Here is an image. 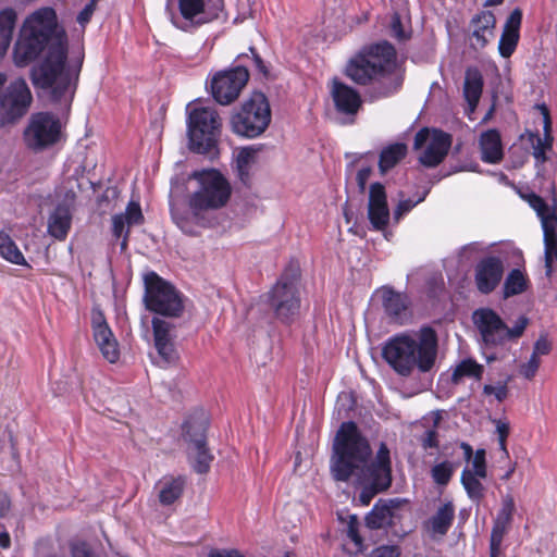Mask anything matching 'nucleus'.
I'll list each match as a JSON object with an SVG mask.
<instances>
[{"instance_id": "f257e3e1", "label": "nucleus", "mask_w": 557, "mask_h": 557, "mask_svg": "<svg viewBox=\"0 0 557 557\" xmlns=\"http://www.w3.org/2000/svg\"><path fill=\"white\" fill-rule=\"evenodd\" d=\"M45 52L42 61L30 72L36 88L51 89L55 102L69 107L76 88L83 58L66 64L67 37L58 29L52 8H41L29 15L14 46L13 58L17 66H25Z\"/></svg>"}, {"instance_id": "f03ea898", "label": "nucleus", "mask_w": 557, "mask_h": 557, "mask_svg": "<svg viewBox=\"0 0 557 557\" xmlns=\"http://www.w3.org/2000/svg\"><path fill=\"white\" fill-rule=\"evenodd\" d=\"M371 454L370 444L356 423H342L334 438L330 461L333 479L347 482L356 476L359 481L369 483L375 492L387 490L392 484L389 449L385 443H381L374 460L368 465Z\"/></svg>"}, {"instance_id": "7ed1b4c3", "label": "nucleus", "mask_w": 557, "mask_h": 557, "mask_svg": "<svg viewBox=\"0 0 557 557\" xmlns=\"http://www.w3.org/2000/svg\"><path fill=\"white\" fill-rule=\"evenodd\" d=\"M346 75L358 85L380 84V97L395 94L403 84L395 48L386 41L362 48L347 63Z\"/></svg>"}, {"instance_id": "20e7f679", "label": "nucleus", "mask_w": 557, "mask_h": 557, "mask_svg": "<svg viewBox=\"0 0 557 557\" xmlns=\"http://www.w3.org/2000/svg\"><path fill=\"white\" fill-rule=\"evenodd\" d=\"M437 351L436 332L423 326L414 336L401 334L391 338L383 347V358L399 375L409 376L416 368L423 373L431 371Z\"/></svg>"}, {"instance_id": "39448f33", "label": "nucleus", "mask_w": 557, "mask_h": 557, "mask_svg": "<svg viewBox=\"0 0 557 557\" xmlns=\"http://www.w3.org/2000/svg\"><path fill=\"white\" fill-rule=\"evenodd\" d=\"M186 112L190 150L197 153L210 152L215 147L222 126L218 112L202 106L200 101L189 102Z\"/></svg>"}, {"instance_id": "423d86ee", "label": "nucleus", "mask_w": 557, "mask_h": 557, "mask_svg": "<svg viewBox=\"0 0 557 557\" xmlns=\"http://www.w3.org/2000/svg\"><path fill=\"white\" fill-rule=\"evenodd\" d=\"M190 177L198 183V188L190 195L189 207L195 214L206 210L224 207L231 197V185L216 170L195 171Z\"/></svg>"}, {"instance_id": "0eeeda50", "label": "nucleus", "mask_w": 557, "mask_h": 557, "mask_svg": "<svg viewBox=\"0 0 557 557\" xmlns=\"http://www.w3.org/2000/svg\"><path fill=\"white\" fill-rule=\"evenodd\" d=\"M271 122L268 98L260 91L252 92L238 111L231 116V129L245 138H256L263 134Z\"/></svg>"}, {"instance_id": "6e6552de", "label": "nucleus", "mask_w": 557, "mask_h": 557, "mask_svg": "<svg viewBox=\"0 0 557 557\" xmlns=\"http://www.w3.org/2000/svg\"><path fill=\"white\" fill-rule=\"evenodd\" d=\"M472 320L484 345L488 347L503 346L509 341L518 339L529 324V319L525 315H520L509 327L491 308L476 309L472 314Z\"/></svg>"}, {"instance_id": "1a4fd4ad", "label": "nucleus", "mask_w": 557, "mask_h": 557, "mask_svg": "<svg viewBox=\"0 0 557 557\" xmlns=\"http://www.w3.org/2000/svg\"><path fill=\"white\" fill-rule=\"evenodd\" d=\"M146 308L160 315L177 318L184 311L183 295L172 285L151 271L144 276Z\"/></svg>"}, {"instance_id": "9d476101", "label": "nucleus", "mask_w": 557, "mask_h": 557, "mask_svg": "<svg viewBox=\"0 0 557 557\" xmlns=\"http://www.w3.org/2000/svg\"><path fill=\"white\" fill-rule=\"evenodd\" d=\"M209 424L208 416L199 410L189 416L183 424V437L187 443V455L197 473H207L213 456L207 447L206 431Z\"/></svg>"}, {"instance_id": "9b49d317", "label": "nucleus", "mask_w": 557, "mask_h": 557, "mask_svg": "<svg viewBox=\"0 0 557 557\" xmlns=\"http://www.w3.org/2000/svg\"><path fill=\"white\" fill-rule=\"evenodd\" d=\"M553 197L550 203L546 202L541 196L531 193L523 198L529 206L536 212L543 228L544 253L546 275L549 276L557 261V197L555 185H552Z\"/></svg>"}, {"instance_id": "f8f14e48", "label": "nucleus", "mask_w": 557, "mask_h": 557, "mask_svg": "<svg viewBox=\"0 0 557 557\" xmlns=\"http://www.w3.org/2000/svg\"><path fill=\"white\" fill-rule=\"evenodd\" d=\"M177 5L178 13L171 14V23L177 29L191 33L219 17L223 0H177Z\"/></svg>"}, {"instance_id": "ddd939ff", "label": "nucleus", "mask_w": 557, "mask_h": 557, "mask_svg": "<svg viewBox=\"0 0 557 557\" xmlns=\"http://www.w3.org/2000/svg\"><path fill=\"white\" fill-rule=\"evenodd\" d=\"M61 122L48 112L35 113L24 129L25 145L34 150L41 151L55 143L61 137Z\"/></svg>"}, {"instance_id": "4468645a", "label": "nucleus", "mask_w": 557, "mask_h": 557, "mask_svg": "<svg viewBox=\"0 0 557 557\" xmlns=\"http://www.w3.org/2000/svg\"><path fill=\"white\" fill-rule=\"evenodd\" d=\"M267 297L270 307L280 321L289 322L298 314L300 298L294 277L282 275Z\"/></svg>"}, {"instance_id": "2eb2a0df", "label": "nucleus", "mask_w": 557, "mask_h": 557, "mask_svg": "<svg viewBox=\"0 0 557 557\" xmlns=\"http://www.w3.org/2000/svg\"><path fill=\"white\" fill-rule=\"evenodd\" d=\"M414 149H421V164L426 168L438 165L451 146V136L440 129L422 128L414 136Z\"/></svg>"}, {"instance_id": "dca6fc26", "label": "nucleus", "mask_w": 557, "mask_h": 557, "mask_svg": "<svg viewBox=\"0 0 557 557\" xmlns=\"http://www.w3.org/2000/svg\"><path fill=\"white\" fill-rule=\"evenodd\" d=\"M248 78V70L244 66L215 73L210 82L212 97L222 106L231 104L238 98Z\"/></svg>"}, {"instance_id": "f3484780", "label": "nucleus", "mask_w": 557, "mask_h": 557, "mask_svg": "<svg viewBox=\"0 0 557 557\" xmlns=\"http://www.w3.org/2000/svg\"><path fill=\"white\" fill-rule=\"evenodd\" d=\"M32 101L33 96L25 79L12 81L0 98L1 123H11L25 115Z\"/></svg>"}, {"instance_id": "a211bd4d", "label": "nucleus", "mask_w": 557, "mask_h": 557, "mask_svg": "<svg viewBox=\"0 0 557 557\" xmlns=\"http://www.w3.org/2000/svg\"><path fill=\"white\" fill-rule=\"evenodd\" d=\"M504 262L499 257L482 258L474 267V284L481 294L494 292L504 276Z\"/></svg>"}, {"instance_id": "6ab92c4d", "label": "nucleus", "mask_w": 557, "mask_h": 557, "mask_svg": "<svg viewBox=\"0 0 557 557\" xmlns=\"http://www.w3.org/2000/svg\"><path fill=\"white\" fill-rule=\"evenodd\" d=\"M368 219L374 231H385L391 220L385 187L373 183L369 189Z\"/></svg>"}, {"instance_id": "aec40b11", "label": "nucleus", "mask_w": 557, "mask_h": 557, "mask_svg": "<svg viewBox=\"0 0 557 557\" xmlns=\"http://www.w3.org/2000/svg\"><path fill=\"white\" fill-rule=\"evenodd\" d=\"M94 338L102 356L111 363L120 357L119 344L101 311L92 312Z\"/></svg>"}, {"instance_id": "412c9836", "label": "nucleus", "mask_w": 557, "mask_h": 557, "mask_svg": "<svg viewBox=\"0 0 557 557\" xmlns=\"http://www.w3.org/2000/svg\"><path fill=\"white\" fill-rule=\"evenodd\" d=\"M331 97L336 110L345 115H356L361 108L362 99L360 94L352 87L333 79Z\"/></svg>"}, {"instance_id": "4be33fe9", "label": "nucleus", "mask_w": 557, "mask_h": 557, "mask_svg": "<svg viewBox=\"0 0 557 557\" xmlns=\"http://www.w3.org/2000/svg\"><path fill=\"white\" fill-rule=\"evenodd\" d=\"M409 298L389 287L382 289V306L391 321L404 324L409 319Z\"/></svg>"}, {"instance_id": "5701e85b", "label": "nucleus", "mask_w": 557, "mask_h": 557, "mask_svg": "<svg viewBox=\"0 0 557 557\" xmlns=\"http://www.w3.org/2000/svg\"><path fill=\"white\" fill-rule=\"evenodd\" d=\"M521 23L522 12L517 8L507 17L498 42V51L503 58H509L515 52L520 38Z\"/></svg>"}, {"instance_id": "b1692460", "label": "nucleus", "mask_w": 557, "mask_h": 557, "mask_svg": "<svg viewBox=\"0 0 557 557\" xmlns=\"http://www.w3.org/2000/svg\"><path fill=\"white\" fill-rule=\"evenodd\" d=\"M480 157L484 163L498 164L504 159V147L500 133L491 128L482 132L479 137Z\"/></svg>"}, {"instance_id": "393cba45", "label": "nucleus", "mask_w": 557, "mask_h": 557, "mask_svg": "<svg viewBox=\"0 0 557 557\" xmlns=\"http://www.w3.org/2000/svg\"><path fill=\"white\" fill-rule=\"evenodd\" d=\"M473 47L483 49L494 36L496 17L491 11H482L471 20Z\"/></svg>"}, {"instance_id": "a878e982", "label": "nucleus", "mask_w": 557, "mask_h": 557, "mask_svg": "<svg viewBox=\"0 0 557 557\" xmlns=\"http://www.w3.org/2000/svg\"><path fill=\"white\" fill-rule=\"evenodd\" d=\"M455 518V507L451 502H446L438 507L436 512L428 520L426 528L432 535H445Z\"/></svg>"}, {"instance_id": "bb28decb", "label": "nucleus", "mask_w": 557, "mask_h": 557, "mask_svg": "<svg viewBox=\"0 0 557 557\" xmlns=\"http://www.w3.org/2000/svg\"><path fill=\"white\" fill-rule=\"evenodd\" d=\"M540 109L544 119V137L542 138L536 136L535 143H533V157L535 159L536 166L546 162V151L550 150L553 145V137L550 135L552 122L548 109L544 104L541 106Z\"/></svg>"}, {"instance_id": "cd10ccee", "label": "nucleus", "mask_w": 557, "mask_h": 557, "mask_svg": "<svg viewBox=\"0 0 557 557\" xmlns=\"http://www.w3.org/2000/svg\"><path fill=\"white\" fill-rule=\"evenodd\" d=\"M72 215L66 207L59 206L48 220V233L58 240H64L71 228Z\"/></svg>"}, {"instance_id": "c85d7f7f", "label": "nucleus", "mask_w": 557, "mask_h": 557, "mask_svg": "<svg viewBox=\"0 0 557 557\" xmlns=\"http://www.w3.org/2000/svg\"><path fill=\"white\" fill-rule=\"evenodd\" d=\"M483 90V77L478 69H468L466 71L463 95L470 107V111L473 112L480 100Z\"/></svg>"}, {"instance_id": "c756f323", "label": "nucleus", "mask_w": 557, "mask_h": 557, "mask_svg": "<svg viewBox=\"0 0 557 557\" xmlns=\"http://www.w3.org/2000/svg\"><path fill=\"white\" fill-rule=\"evenodd\" d=\"M184 480L182 478H163L157 484L159 502L169 506L177 500L184 491Z\"/></svg>"}, {"instance_id": "7c9ffc66", "label": "nucleus", "mask_w": 557, "mask_h": 557, "mask_svg": "<svg viewBox=\"0 0 557 557\" xmlns=\"http://www.w3.org/2000/svg\"><path fill=\"white\" fill-rule=\"evenodd\" d=\"M484 373V367L478 363L472 358L462 359L458 362L451 372V382L454 384H459L463 382L465 379H473L480 381Z\"/></svg>"}, {"instance_id": "2f4dec72", "label": "nucleus", "mask_w": 557, "mask_h": 557, "mask_svg": "<svg viewBox=\"0 0 557 557\" xmlns=\"http://www.w3.org/2000/svg\"><path fill=\"white\" fill-rule=\"evenodd\" d=\"M258 149L250 146L242 148L237 153L236 169L238 172L239 180L244 184H248L251 171L258 162Z\"/></svg>"}, {"instance_id": "473e14b6", "label": "nucleus", "mask_w": 557, "mask_h": 557, "mask_svg": "<svg viewBox=\"0 0 557 557\" xmlns=\"http://www.w3.org/2000/svg\"><path fill=\"white\" fill-rule=\"evenodd\" d=\"M0 257L13 264L29 267L16 243L5 231H0Z\"/></svg>"}, {"instance_id": "72a5a7b5", "label": "nucleus", "mask_w": 557, "mask_h": 557, "mask_svg": "<svg viewBox=\"0 0 557 557\" xmlns=\"http://www.w3.org/2000/svg\"><path fill=\"white\" fill-rule=\"evenodd\" d=\"M407 154V146L396 143L385 147L380 154L379 169L382 174L393 169Z\"/></svg>"}, {"instance_id": "f704fd0d", "label": "nucleus", "mask_w": 557, "mask_h": 557, "mask_svg": "<svg viewBox=\"0 0 557 557\" xmlns=\"http://www.w3.org/2000/svg\"><path fill=\"white\" fill-rule=\"evenodd\" d=\"M16 13L13 9H4L0 12V59L7 53L12 40Z\"/></svg>"}, {"instance_id": "c9c22d12", "label": "nucleus", "mask_w": 557, "mask_h": 557, "mask_svg": "<svg viewBox=\"0 0 557 557\" xmlns=\"http://www.w3.org/2000/svg\"><path fill=\"white\" fill-rule=\"evenodd\" d=\"M529 280L519 269L511 270L503 285L504 298L522 294L528 288Z\"/></svg>"}, {"instance_id": "e433bc0d", "label": "nucleus", "mask_w": 557, "mask_h": 557, "mask_svg": "<svg viewBox=\"0 0 557 557\" xmlns=\"http://www.w3.org/2000/svg\"><path fill=\"white\" fill-rule=\"evenodd\" d=\"M515 511L513 497L510 494L503 496L500 509L493 520V527L510 530Z\"/></svg>"}, {"instance_id": "4c0bfd02", "label": "nucleus", "mask_w": 557, "mask_h": 557, "mask_svg": "<svg viewBox=\"0 0 557 557\" xmlns=\"http://www.w3.org/2000/svg\"><path fill=\"white\" fill-rule=\"evenodd\" d=\"M457 463L450 460H443L435 463L430 474L437 486H447L457 470Z\"/></svg>"}, {"instance_id": "58836bf2", "label": "nucleus", "mask_w": 557, "mask_h": 557, "mask_svg": "<svg viewBox=\"0 0 557 557\" xmlns=\"http://www.w3.org/2000/svg\"><path fill=\"white\" fill-rule=\"evenodd\" d=\"M481 479L482 478H479V475L471 474L468 467H466L461 472V484L469 498L476 503H479L484 496V486L480 481Z\"/></svg>"}, {"instance_id": "ea45409f", "label": "nucleus", "mask_w": 557, "mask_h": 557, "mask_svg": "<svg viewBox=\"0 0 557 557\" xmlns=\"http://www.w3.org/2000/svg\"><path fill=\"white\" fill-rule=\"evenodd\" d=\"M154 347L158 352L156 360L158 366L166 368L177 361L178 355L174 343H162L159 341V343H154Z\"/></svg>"}, {"instance_id": "a19ab883", "label": "nucleus", "mask_w": 557, "mask_h": 557, "mask_svg": "<svg viewBox=\"0 0 557 557\" xmlns=\"http://www.w3.org/2000/svg\"><path fill=\"white\" fill-rule=\"evenodd\" d=\"M152 330H153V338L154 343H174V324L168 322L161 318L152 319Z\"/></svg>"}, {"instance_id": "79ce46f5", "label": "nucleus", "mask_w": 557, "mask_h": 557, "mask_svg": "<svg viewBox=\"0 0 557 557\" xmlns=\"http://www.w3.org/2000/svg\"><path fill=\"white\" fill-rule=\"evenodd\" d=\"M391 518V510L386 506L375 505L366 517V524L368 528L375 530L383 528Z\"/></svg>"}, {"instance_id": "37998d69", "label": "nucleus", "mask_w": 557, "mask_h": 557, "mask_svg": "<svg viewBox=\"0 0 557 557\" xmlns=\"http://www.w3.org/2000/svg\"><path fill=\"white\" fill-rule=\"evenodd\" d=\"M488 247L481 242H473L462 246L458 252L460 263H469L476 257L485 253Z\"/></svg>"}, {"instance_id": "c03bdc74", "label": "nucleus", "mask_w": 557, "mask_h": 557, "mask_svg": "<svg viewBox=\"0 0 557 557\" xmlns=\"http://www.w3.org/2000/svg\"><path fill=\"white\" fill-rule=\"evenodd\" d=\"M509 530L492 527L490 536V555L500 557L504 553L503 542Z\"/></svg>"}, {"instance_id": "a18cd8bd", "label": "nucleus", "mask_w": 557, "mask_h": 557, "mask_svg": "<svg viewBox=\"0 0 557 557\" xmlns=\"http://www.w3.org/2000/svg\"><path fill=\"white\" fill-rule=\"evenodd\" d=\"M469 471L471 474L479 475V478H486V460H485V450L478 449L474 453L473 458L468 461Z\"/></svg>"}, {"instance_id": "49530a36", "label": "nucleus", "mask_w": 557, "mask_h": 557, "mask_svg": "<svg viewBox=\"0 0 557 557\" xmlns=\"http://www.w3.org/2000/svg\"><path fill=\"white\" fill-rule=\"evenodd\" d=\"M493 423L496 428V434L498 436V445L499 449L505 454L508 455L506 441L510 432V424L506 419H494Z\"/></svg>"}, {"instance_id": "de8ad7c7", "label": "nucleus", "mask_w": 557, "mask_h": 557, "mask_svg": "<svg viewBox=\"0 0 557 557\" xmlns=\"http://www.w3.org/2000/svg\"><path fill=\"white\" fill-rule=\"evenodd\" d=\"M122 214L123 216H125V220L127 221V226L138 225L144 220L140 206L137 202H129L126 207L125 212Z\"/></svg>"}, {"instance_id": "09e8293b", "label": "nucleus", "mask_w": 557, "mask_h": 557, "mask_svg": "<svg viewBox=\"0 0 557 557\" xmlns=\"http://www.w3.org/2000/svg\"><path fill=\"white\" fill-rule=\"evenodd\" d=\"M541 366V359L531 355L529 360L519 368V373L527 380H532Z\"/></svg>"}, {"instance_id": "8fccbe9b", "label": "nucleus", "mask_w": 557, "mask_h": 557, "mask_svg": "<svg viewBox=\"0 0 557 557\" xmlns=\"http://www.w3.org/2000/svg\"><path fill=\"white\" fill-rule=\"evenodd\" d=\"M127 225V221L123 214H116L112 218V231L114 236L121 237L124 236L122 242V248L126 247L128 230L125 231V226Z\"/></svg>"}, {"instance_id": "3c124183", "label": "nucleus", "mask_w": 557, "mask_h": 557, "mask_svg": "<svg viewBox=\"0 0 557 557\" xmlns=\"http://www.w3.org/2000/svg\"><path fill=\"white\" fill-rule=\"evenodd\" d=\"M425 193L416 201L411 199H403L398 202L397 207L394 210V218L398 222L406 213L412 210L419 202L423 201L425 198Z\"/></svg>"}, {"instance_id": "603ef678", "label": "nucleus", "mask_w": 557, "mask_h": 557, "mask_svg": "<svg viewBox=\"0 0 557 557\" xmlns=\"http://www.w3.org/2000/svg\"><path fill=\"white\" fill-rule=\"evenodd\" d=\"M552 351V342L546 334H541L533 345V356L541 359V356H547Z\"/></svg>"}, {"instance_id": "864d4df0", "label": "nucleus", "mask_w": 557, "mask_h": 557, "mask_svg": "<svg viewBox=\"0 0 557 557\" xmlns=\"http://www.w3.org/2000/svg\"><path fill=\"white\" fill-rule=\"evenodd\" d=\"M483 394L486 396H494L498 401H503L508 396V388L505 383L497 385L486 384L483 387Z\"/></svg>"}, {"instance_id": "5fc2aeb1", "label": "nucleus", "mask_w": 557, "mask_h": 557, "mask_svg": "<svg viewBox=\"0 0 557 557\" xmlns=\"http://www.w3.org/2000/svg\"><path fill=\"white\" fill-rule=\"evenodd\" d=\"M400 548L397 545H382L373 549L369 557H399Z\"/></svg>"}, {"instance_id": "6e6d98bb", "label": "nucleus", "mask_w": 557, "mask_h": 557, "mask_svg": "<svg viewBox=\"0 0 557 557\" xmlns=\"http://www.w3.org/2000/svg\"><path fill=\"white\" fill-rule=\"evenodd\" d=\"M421 445L424 449L438 448L440 441L437 431L435 429L426 430L421 437Z\"/></svg>"}, {"instance_id": "4d7b16f0", "label": "nucleus", "mask_w": 557, "mask_h": 557, "mask_svg": "<svg viewBox=\"0 0 557 557\" xmlns=\"http://www.w3.org/2000/svg\"><path fill=\"white\" fill-rule=\"evenodd\" d=\"M347 536L357 545L362 544V539L359 535V521L356 516H351L347 525Z\"/></svg>"}, {"instance_id": "13d9d810", "label": "nucleus", "mask_w": 557, "mask_h": 557, "mask_svg": "<svg viewBox=\"0 0 557 557\" xmlns=\"http://www.w3.org/2000/svg\"><path fill=\"white\" fill-rule=\"evenodd\" d=\"M389 27H391L392 35L395 38H397L398 40H404L408 37L404 30V27H403V24L400 21V16L397 13L393 14V16L391 18Z\"/></svg>"}, {"instance_id": "bf43d9fd", "label": "nucleus", "mask_w": 557, "mask_h": 557, "mask_svg": "<svg viewBox=\"0 0 557 557\" xmlns=\"http://www.w3.org/2000/svg\"><path fill=\"white\" fill-rule=\"evenodd\" d=\"M73 557H96L90 547L85 542H74L71 545Z\"/></svg>"}, {"instance_id": "052dcab7", "label": "nucleus", "mask_w": 557, "mask_h": 557, "mask_svg": "<svg viewBox=\"0 0 557 557\" xmlns=\"http://www.w3.org/2000/svg\"><path fill=\"white\" fill-rule=\"evenodd\" d=\"M97 5V0H90L77 15V22L84 27L91 18Z\"/></svg>"}, {"instance_id": "680f3d73", "label": "nucleus", "mask_w": 557, "mask_h": 557, "mask_svg": "<svg viewBox=\"0 0 557 557\" xmlns=\"http://www.w3.org/2000/svg\"><path fill=\"white\" fill-rule=\"evenodd\" d=\"M208 557H245V556L237 549L213 548L208 553Z\"/></svg>"}, {"instance_id": "e2e57ef3", "label": "nucleus", "mask_w": 557, "mask_h": 557, "mask_svg": "<svg viewBox=\"0 0 557 557\" xmlns=\"http://www.w3.org/2000/svg\"><path fill=\"white\" fill-rule=\"evenodd\" d=\"M370 175H371V168H369V166L361 168L358 171L356 180H357V184L361 191H363L366 189V185H367V182H368Z\"/></svg>"}, {"instance_id": "0e129e2a", "label": "nucleus", "mask_w": 557, "mask_h": 557, "mask_svg": "<svg viewBox=\"0 0 557 557\" xmlns=\"http://www.w3.org/2000/svg\"><path fill=\"white\" fill-rule=\"evenodd\" d=\"M11 506L9 496L5 493L0 492V517H4Z\"/></svg>"}, {"instance_id": "69168bd1", "label": "nucleus", "mask_w": 557, "mask_h": 557, "mask_svg": "<svg viewBox=\"0 0 557 557\" xmlns=\"http://www.w3.org/2000/svg\"><path fill=\"white\" fill-rule=\"evenodd\" d=\"M250 51L252 52L253 54V64L256 66V69L262 73L264 76L268 74V70L264 65V62L262 61V59L255 52V49L253 48H250Z\"/></svg>"}, {"instance_id": "338daca9", "label": "nucleus", "mask_w": 557, "mask_h": 557, "mask_svg": "<svg viewBox=\"0 0 557 557\" xmlns=\"http://www.w3.org/2000/svg\"><path fill=\"white\" fill-rule=\"evenodd\" d=\"M460 448L463 450L465 459L467 461H470L473 458V456H474L473 449H472L471 445H469L468 443L462 442L460 444Z\"/></svg>"}, {"instance_id": "774afa93", "label": "nucleus", "mask_w": 557, "mask_h": 557, "mask_svg": "<svg viewBox=\"0 0 557 557\" xmlns=\"http://www.w3.org/2000/svg\"><path fill=\"white\" fill-rule=\"evenodd\" d=\"M10 536L8 533H0V546L2 548H8L10 546Z\"/></svg>"}]
</instances>
